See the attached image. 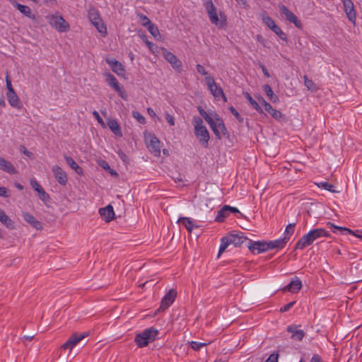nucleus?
Listing matches in <instances>:
<instances>
[{
	"instance_id": "nucleus-1",
	"label": "nucleus",
	"mask_w": 362,
	"mask_h": 362,
	"mask_svg": "<svg viewBox=\"0 0 362 362\" xmlns=\"http://www.w3.org/2000/svg\"><path fill=\"white\" fill-rule=\"evenodd\" d=\"M192 122L194 127V134L199 143L203 146L207 147L210 136L206 127L204 125L202 119L199 116H194Z\"/></svg>"
},
{
	"instance_id": "nucleus-2",
	"label": "nucleus",
	"mask_w": 362,
	"mask_h": 362,
	"mask_svg": "<svg viewBox=\"0 0 362 362\" xmlns=\"http://www.w3.org/2000/svg\"><path fill=\"white\" fill-rule=\"evenodd\" d=\"M158 334L157 329L149 327L136 335L134 341L140 348L146 346L150 342L154 341Z\"/></svg>"
},
{
	"instance_id": "nucleus-3",
	"label": "nucleus",
	"mask_w": 362,
	"mask_h": 362,
	"mask_svg": "<svg viewBox=\"0 0 362 362\" xmlns=\"http://www.w3.org/2000/svg\"><path fill=\"white\" fill-rule=\"evenodd\" d=\"M88 17L91 24L97 29V30L103 35H107V28L100 18L98 10L93 6H90L88 10Z\"/></svg>"
},
{
	"instance_id": "nucleus-4",
	"label": "nucleus",
	"mask_w": 362,
	"mask_h": 362,
	"mask_svg": "<svg viewBox=\"0 0 362 362\" xmlns=\"http://www.w3.org/2000/svg\"><path fill=\"white\" fill-rule=\"evenodd\" d=\"M205 8L209 15V20L212 24L218 26V28H223L226 25V18L225 16H222L221 13V18H218L216 13V8L211 0H207L205 2Z\"/></svg>"
},
{
	"instance_id": "nucleus-5",
	"label": "nucleus",
	"mask_w": 362,
	"mask_h": 362,
	"mask_svg": "<svg viewBox=\"0 0 362 362\" xmlns=\"http://www.w3.org/2000/svg\"><path fill=\"white\" fill-rule=\"evenodd\" d=\"M104 76L108 85L112 88L123 100H127L128 99V95L124 87L120 85L115 76L109 72L105 73Z\"/></svg>"
},
{
	"instance_id": "nucleus-6",
	"label": "nucleus",
	"mask_w": 362,
	"mask_h": 362,
	"mask_svg": "<svg viewBox=\"0 0 362 362\" xmlns=\"http://www.w3.org/2000/svg\"><path fill=\"white\" fill-rule=\"evenodd\" d=\"M205 81L209 90L215 98L219 99L221 97L224 101H226V97L223 89L216 83L211 76H206Z\"/></svg>"
},
{
	"instance_id": "nucleus-7",
	"label": "nucleus",
	"mask_w": 362,
	"mask_h": 362,
	"mask_svg": "<svg viewBox=\"0 0 362 362\" xmlns=\"http://www.w3.org/2000/svg\"><path fill=\"white\" fill-rule=\"evenodd\" d=\"M217 139H221V133L225 135L227 134V130L223 120L218 117L217 114H214L212 124H209Z\"/></svg>"
},
{
	"instance_id": "nucleus-8",
	"label": "nucleus",
	"mask_w": 362,
	"mask_h": 362,
	"mask_svg": "<svg viewBox=\"0 0 362 362\" xmlns=\"http://www.w3.org/2000/svg\"><path fill=\"white\" fill-rule=\"evenodd\" d=\"M49 24L59 32H66L69 29V23L62 16L52 15L49 17Z\"/></svg>"
},
{
	"instance_id": "nucleus-9",
	"label": "nucleus",
	"mask_w": 362,
	"mask_h": 362,
	"mask_svg": "<svg viewBox=\"0 0 362 362\" xmlns=\"http://www.w3.org/2000/svg\"><path fill=\"white\" fill-rule=\"evenodd\" d=\"M247 247L253 254H259L269 250L267 241H252L249 240Z\"/></svg>"
},
{
	"instance_id": "nucleus-10",
	"label": "nucleus",
	"mask_w": 362,
	"mask_h": 362,
	"mask_svg": "<svg viewBox=\"0 0 362 362\" xmlns=\"http://www.w3.org/2000/svg\"><path fill=\"white\" fill-rule=\"evenodd\" d=\"M327 226L331 229V230L334 233H341L346 234L349 233L351 234L358 238L362 239V230H356L355 231L351 230V229L346 227L337 226L333 224L332 223L328 222Z\"/></svg>"
},
{
	"instance_id": "nucleus-11",
	"label": "nucleus",
	"mask_w": 362,
	"mask_h": 362,
	"mask_svg": "<svg viewBox=\"0 0 362 362\" xmlns=\"http://www.w3.org/2000/svg\"><path fill=\"white\" fill-rule=\"evenodd\" d=\"M177 292L174 289H170L162 298L158 311H164L168 308L175 301Z\"/></svg>"
},
{
	"instance_id": "nucleus-12",
	"label": "nucleus",
	"mask_w": 362,
	"mask_h": 362,
	"mask_svg": "<svg viewBox=\"0 0 362 362\" xmlns=\"http://www.w3.org/2000/svg\"><path fill=\"white\" fill-rule=\"evenodd\" d=\"M279 8L281 12L286 16V18L289 22L293 23L296 28H301L302 23L298 19L296 16L288 10V8L284 6V5H280Z\"/></svg>"
},
{
	"instance_id": "nucleus-13",
	"label": "nucleus",
	"mask_w": 362,
	"mask_h": 362,
	"mask_svg": "<svg viewBox=\"0 0 362 362\" xmlns=\"http://www.w3.org/2000/svg\"><path fill=\"white\" fill-rule=\"evenodd\" d=\"M344 6V12L348 19L354 23L356 21V13L354 8V4L352 0H341Z\"/></svg>"
},
{
	"instance_id": "nucleus-14",
	"label": "nucleus",
	"mask_w": 362,
	"mask_h": 362,
	"mask_svg": "<svg viewBox=\"0 0 362 362\" xmlns=\"http://www.w3.org/2000/svg\"><path fill=\"white\" fill-rule=\"evenodd\" d=\"M257 100H259V102L261 104V105L264 107L265 111L269 113L273 118H274L275 119H280L282 117V113L280 111L274 109L272 106L269 103H267L262 97H259Z\"/></svg>"
},
{
	"instance_id": "nucleus-15",
	"label": "nucleus",
	"mask_w": 362,
	"mask_h": 362,
	"mask_svg": "<svg viewBox=\"0 0 362 362\" xmlns=\"http://www.w3.org/2000/svg\"><path fill=\"white\" fill-rule=\"evenodd\" d=\"M147 148L153 153L155 156H159L160 153V141L154 135L149 136L147 140Z\"/></svg>"
},
{
	"instance_id": "nucleus-16",
	"label": "nucleus",
	"mask_w": 362,
	"mask_h": 362,
	"mask_svg": "<svg viewBox=\"0 0 362 362\" xmlns=\"http://www.w3.org/2000/svg\"><path fill=\"white\" fill-rule=\"evenodd\" d=\"M107 63L110 65L111 69L119 76H124L125 69L123 64L116 59H107Z\"/></svg>"
},
{
	"instance_id": "nucleus-17",
	"label": "nucleus",
	"mask_w": 362,
	"mask_h": 362,
	"mask_svg": "<svg viewBox=\"0 0 362 362\" xmlns=\"http://www.w3.org/2000/svg\"><path fill=\"white\" fill-rule=\"evenodd\" d=\"M52 172L57 182L62 185H65L67 182V176L66 173L59 165H54L52 167Z\"/></svg>"
},
{
	"instance_id": "nucleus-18",
	"label": "nucleus",
	"mask_w": 362,
	"mask_h": 362,
	"mask_svg": "<svg viewBox=\"0 0 362 362\" xmlns=\"http://www.w3.org/2000/svg\"><path fill=\"white\" fill-rule=\"evenodd\" d=\"M229 242L235 247L241 246L247 239L243 235V233L240 232L238 233H230Z\"/></svg>"
},
{
	"instance_id": "nucleus-19",
	"label": "nucleus",
	"mask_w": 362,
	"mask_h": 362,
	"mask_svg": "<svg viewBox=\"0 0 362 362\" xmlns=\"http://www.w3.org/2000/svg\"><path fill=\"white\" fill-rule=\"evenodd\" d=\"M99 214L106 222H110L115 218V211L110 204L107 205L106 207L100 209Z\"/></svg>"
},
{
	"instance_id": "nucleus-20",
	"label": "nucleus",
	"mask_w": 362,
	"mask_h": 362,
	"mask_svg": "<svg viewBox=\"0 0 362 362\" xmlns=\"http://www.w3.org/2000/svg\"><path fill=\"white\" fill-rule=\"evenodd\" d=\"M11 4L16 8L22 14L34 20L35 18V16L32 13L31 9L29 6H25L18 3L17 1L12 0L11 1Z\"/></svg>"
},
{
	"instance_id": "nucleus-21",
	"label": "nucleus",
	"mask_w": 362,
	"mask_h": 362,
	"mask_svg": "<svg viewBox=\"0 0 362 362\" xmlns=\"http://www.w3.org/2000/svg\"><path fill=\"white\" fill-rule=\"evenodd\" d=\"M313 241L312 240V237L310 235V233L305 234L303 235L296 243L295 249L296 250H303L306 247L312 245Z\"/></svg>"
},
{
	"instance_id": "nucleus-22",
	"label": "nucleus",
	"mask_w": 362,
	"mask_h": 362,
	"mask_svg": "<svg viewBox=\"0 0 362 362\" xmlns=\"http://www.w3.org/2000/svg\"><path fill=\"white\" fill-rule=\"evenodd\" d=\"M85 334H74L72 335L62 346L64 349H72L84 337Z\"/></svg>"
},
{
	"instance_id": "nucleus-23",
	"label": "nucleus",
	"mask_w": 362,
	"mask_h": 362,
	"mask_svg": "<svg viewBox=\"0 0 362 362\" xmlns=\"http://www.w3.org/2000/svg\"><path fill=\"white\" fill-rule=\"evenodd\" d=\"M302 288V282L300 279L296 276L284 288V291H288L291 293H297Z\"/></svg>"
},
{
	"instance_id": "nucleus-24",
	"label": "nucleus",
	"mask_w": 362,
	"mask_h": 362,
	"mask_svg": "<svg viewBox=\"0 0 362 362\" xmlns=\"http://www.w3.org/2000/svg\"><path fill=\"white\" fill-rule=\"evenodd\" d=\"M163 54L165 59L172 65L174 69H180L181 67L182 62L172 52L165 49Z\"/></svg>"
},
{
	"instance_id": "nucleus-25",
	"label": "nucleus",
	"mask_w": 362,
	"mask_h": 362,
	"mask_svg": "<svg viewBox=\"0 0 362 362\" xmlns=\"http://www.w3.org/2000/svg\"><path fill=\"white\" fill-rule=\"evenodd\" d=\"M0 170L11 175H15L17 173V170L13 165L10 161L6 160L2 157H0Z\"/></svg>"
},
{
	"instance_id": "nucleus-26",
	"label": "nucleus",
	"mask_w": 362,
	"mask_h": 362,
	"mask_svg": "<svg viewBox=\"0 0 362 362\" xmlns=\"http://www.w3.org/2000/svg\"><path fill=\"white\" fill-rule=\"evenodd\" d=\"M23 219L28 223L30 226H32L33 228H35L37 230L42 229V224L41 223L37 221L33 215L28 212H23Z\"/></svg>"
},
{
	"instance_id": "nucleus-27",
	"label": "nucleus",
	"mask_w": 362,
	"mask_h": 362,
	"mask_svg": "<svg viewBox=\"0 0 362 362\" xmlns=\"http://www.w3.org/2000/svg\"><path fill=\"white\" fill-rule=\"evenodd\" d=\"M288 332L291 334V338L295 340L301 341L305 336V332L302 329H298L295 325H291L287 327Z\"/></svg>"
},
{
	"instance_id": "nucleus-28",
	"label": "nucleus",
	"mask_w": 362,
	"mask_h": 362,
	"mask_svg": "<svg viewBox=\"0 0 362 362\" xmlns=\"http://www.w3.org/2000/svg\"><path fill=\"white\" fill-rule=\"evenodd\" d=\"M0 223L8 229L13 230L15 228L14 221H12L6 214L5 211L1 208H0Z\"/></svg>"
},
{
	"instance_id": "nucleus-29",
	"label": "nucleus",
	"mask_w": 362,
	"mask_h": 362,
	"mask_svg": "<svg viewBox=\"0 0 362 362\" xmlns=\"http://www.w3.org/2000/svg\"><path fill=\"white\" fill-rule=\"evenodd\" d=\"M309 233L313 242L320 238L329 236V233L322 228L311 230L309 231Z\"/></svg>"
},
{
	"instance_id": "nucleus-30",
	"label": "nucleus",
	"mask_w": 362,
	"mask_h": 362,
	"mask_svg": "<svg viewBox=\"0 0 362 362\" xmlns=\"http://www.w3.org/2000/svg\"><path fill=\"white\" fill-rule=\"evenodd\" d=\"M6 96L11 106L18 110L22 107L20 99L15 91L13 93H7Z\"/></svg>"
},
{
	"instance_id": "nucleus-31",
	"label": "nucleus",
	"mask_w": 362,
	"mask_h": 362,
	"mask_svg": "<svg viewBox=\"0 0 362 362\" xmlns=\"http://www.w3.org/2000/svg\"><path fill=\"white\" fill-rule=\"evenodd\" d=\"M107 124L110 129L116 135L118 136H122V132L121 130V127L117 122V121L115 119H109L107 122Z\"/></svg>"
},
{
	"instance_id": "nucleus-32",
	"label": "nucleus",
	"mask_w": 362,
	"mask_h": 362,
	"mask_svg": "<svg viewBox=\"0 0 362 362\" xmlns=\"http://www.w3.org/2000/svg\"><path fill=\"white\" fill-rule=\"evenodd\" d=\"M288 242L284 238H281L274 240L267 241L269 250L273 249H282L285 247Z\"/></svg>"
},
{
	"instance_id": "nucleus-33",
	"label": "nucleus",
	"mask_w": 362,
	"mask_h": 362,
	"mask_svg": "<svg viewBox=\"0 0 362 362\" xmlns=\"http://www.w3.org/2000/svg\"><path fill=\"white\" fill-rule=\"evenodd\" d=\"M245 96L254 109H255L260 114L264 113L263 109L259 100H255L248 93H245Z\"/></svg>"
},
{
	"instance_id": "nucleus-34",
	"label": "nucleus",
	"mask_w": 362,
	"mask_h": 362,
	"mask_svg": "<svg viewBox=\"0 0 362 362\" xmlns=\"http://www.w3.org/2000/svg\"><path fill=\"white\" fill-rule=\"evenodd\" d=\"M229 214L230 212L228 211L226 205H225L222 209L218 211L215 221L220 223L223 222L225 218L228 217Z\"/></svg>"
},
{
	"instance_id": "nucleus-35",
	"label": "nucleus",
	"mask_w": 362,
	"mask_h": 362,
	"mask_svg": "<svg viewBox=\"0 0 362 362\" xmlns=\"http://www.w3.org/2000/svg\"><path fill=\"white\" fill-rule=\"evenodd\" d=\"M177 222L182 223L185 226L189 233H192L194 225L192 220L188 217H181L178 219Z\"/></svg>"
},
{
	"instance_id": "nucleus-36",
	"label": "nucleus",
	"mask_w": 362,
	"mask_h": 362,
	"mask_svg": "<svg viewBox=\"0 0 362 362\" xmlns=\"http://www.w3.org/2000/svg\"><path fill=\"white\" fill-rule=\"evenodd\" d=\"M263 90L265 92L267 97L269 98V99L272 103H276L279 100L278 96L274 93V92L269 85H268V84L264 85Z\"/></svg>"
},
{
	"instance_id": "nucleus-37",
	"label": "nucleus",
	"mask_w": 362,
	"mask_h": 362,
	"mask_svg": "<svg viewBox=\"0 0 362 362\" xmlns=\"http://www.w3.org/2000/svg\"><path fill=\"white\" fill-rule=\"evenodd\" d=\"M65 160L67 164L78 174L82 173V169L78 166V165L74 161V160L71 157L65 156Z\"/></svg>"
},
{
	"instance_id": "nucleus-38",
	"label": "nucleus",
	"mask_w": 362,
	"mask_h": 362,
	"mask_svg": "<svg viewBox=\"0 0 362 362\" xmlns=\"http://www.w3.org/2000/svg\"><path fill=\"white\" fill-rule=\"evenodd\" d=\"M295 226H296V223H289L286 227V229H285L284 233V237L283 238L287 242L290 240L291 235L294 233Z\"/></svg>"
},
{
	"instance_id": "nucleus-39",
	"label": "nucleus",
	"mask_w": 362,
	"mask_h": 362,
	"mask_svg": "<svg viewBox=\"0 0 362 362\" xmlns=\"http://www.w3.org/2000/svg\"><path fill=\"white\" fill-rule=\"evenodd\" d=\"M261 18L264 23L270 29L276 25L274 21L265 11L261 13Z\"/></svg>"
},
{
	"instance_id": "nucleus-40",
	"label": "nucleus",
	"mask_w": 362,
	"mask_h": 362,
	"mask_svg": "<svg viewBox=\"0 0 362 362\" xmlns=\"http://www.w3.org/2000/svg\"><path fill=\"white\" fill-rule=\"evenodd\" d=\"M230 242H229V236L228 235H226V236H224L221 238V245H220V247H219V250H218V256L223 253L226 249L227 248V247L230 245Z\"/></svg>"
},
{
	"instance_id": "nucleus-41",
	"label": "nucleus",
	"mask_w": 362,
	"mask_h": 362,
	"mask_svg": "<svg viewBox=\"0 0 362 362\" xmlns=\"http://www.w3.org/2000/svg\"><path fill=\"white\" fill-rule=\"evenodd\" d=\"M318 187H321L325 190H327L330 192H333V193L339 192V191L335 189V187L333 185H332L327 182H322L319 183Z\"/></svg>"
},
{
	"instance_id": "nucleus-42",
	"label": "nucleus",
	"mask_w": 362,
	"mask_h": 362,
	"mask_svg": "<svg viewBox=\"0 0 362 362\" xmlns=\"http://www.w3.org/2000/svg\"><path fill=\"white\" fill-rule=\"evenodd\" d=\"M303 79L304 84L308 88V90L311 91H315L317 90V86L315 83L311 79H309L306 75L303 76Z\"/></svg>"
},
{
	"instance_id": "nucleus-43",
	"label": "nucleus",
	"mask_w": 362,
	"mask_h": 362,
	"mask_svg": "<svg viewBox=\"0 0 362 362\" xmlns=\"http://www.w3.org/2000/svg\"><path fill=\"white\" fill-rule=\"evenodd\" d=\"M197 109L200 115L204 118L206 122L209 124H212L214 117L210 116L202 107L198 106Z\"/></svg>"
},
{
	"instance_id": "nucleus-44",
	"label": "nucleus",
	"mask_w": 362,
	"mask_h": 362,
	"mask_svg": "<svg viewBox=\"0 0 362 362\" xmlns=\"http://www.w3.org/2000/svg\"><path fill=\"white\" fill-rule=\"evenodd\" d=\"M189 346L194 351H199L201 348L206 346L207 345L206 343L204 342H198V341H188Z\"/></svg>"
},
{
	"instance_id": "nucleus-45",
	"label": "nucleus",
	"mask_w": 362,
	"mask_h": 362,
	"mask_svg": "<svg viewBox=\"0 0 362 362\" xmlns=\"http://www.w3.org/2000/svg\"><path fill=\"white\" fill-rule=\"evenodd\" d=\"M148 31L155 37L160 35L158 27L152 23L146 26Z\"/></svg>"
},
{
	"instance_id": "nucleus-46",
	"label": "nucleus",
	"mask_w": 362,
	"mask_h": 362,
	"mask_svg": "<svg viewBox=\"0 0 362 362\" xmlns=\"http://www.w3.org/2000/svg\"><path fill=\"white\" fill-rule=\"evenodd\" d=\"M132 116L140 124H145L146 123L145 117L140 112H139L137 111H133L132 112Z\"/></svg>"
},
{
	"instance_id": "nucleus-47",
	"label": "nucleus",
	"mask_w": 362,
	"mask_h": 362,
	"mask_svg": "<svg viewBox=\"0 0 362 362\" xmlns=\"http://www.w3.org/2000/svg\"><path fill=\"white\" fill-rule=\"evenodd\" d=\"M39 194L40 199L43 202H47L49 199V194L43 189H40L37 192Z\"/></svg>"
},
{
	"instance_id": "nucleus-48",
	"label": "nucleus",
	"mask_w": 362,
	"mask_h": 362,
	"mask_svg": "<svg viewBox=\"0 0 362 362\" xmlns=\"http://www.w3.org/2000/svg\"><path fill=\"white\" fill-rule=\"evenodd\" d=\"M229 110L239 122H241L243 121V117L239 114V112L233 106H230L229 107Z\"/></svg>"
},
{
	"instance_id": "nucleus-49",
	"label": "nucleus",
	"mask_w": 362,
	"mask_h": 362,
	"mask_svg": "<svg viewBox=\"0 0 362 362\" xmlns=\"http://www.w3.org/2000/svg\"><path fill=\"white\" fill-rule=\"evenodd\" d=\"M6 88L8 90L7 93H13V91H15L12 86L11 81L8 74H6Z\"/></svg>"
},
{
	"instance_id": "nucleus-50",
	"label": "nucleus",
	"mask_w": 362,
	"mask_h": 362,
	"mask_svg": "<svg viewBox=\"0 0 362 362\" xmlns=\"http://www.w3.org/2000/svg\"><path fill=\"white\" fill-rule=\"evenodd\" d=\"M279 356L278 352H274L269 356L265 362H278Z\"/></svg>"
},
{
	"instance_id": "nucleus-51",
	"label": "nucleus",
	"mask_w": 362,
	"mask_h": 362,
	"mask_svg": "<svg viewBox=\"0 0 362 362\" xmlns=\"http://www.w3.org/2000/svg\"><path fill=\"white\" fill-rule=\"evenodd\" d=\"M139 18L142 21V25L146 27L147 25L151 23V21L144 14H139Z\"/></svg>"
},
{
	"instance_id": "nucleus-52",
	"label": "nucleus",
	"mask_w": 362,
	"mask_h": 362,
	"mask_svg": "<svg viewBox=\"0 0 362 362\" xmlns=\"http://www.w3.org/2000/svg\"><path fill=\"white\" fill-rule=\"evenodd\" d=\"M296 303V301H292L288 303V304L285 305L284 306L281 307L280 308L281 313H285L288 311Z\"/></svg>"
},
{
	"instance_id": "nucleus-53",
	"label": "nucleus",
	"mask_w": 362,
	"mask_h": 362,
	"mask_svg": "<svg viewBox=\"0 0 362 362\" xmlns=\"http://www.w3.org/2000/svg\"><path fill=\"white\" fill-rule=\"evenodd\" d=\"M30 185L36 192H39L40 189H42V187L40 185L37 181L35 180V179H32L30 180Z\"/></svg>"
},
{
	"instance_id": "nucleus-54",
	"label": "nucleus",
	"mask_w": 362,
	"mask_h": 362,
	"mask_svg": "<svg viewBox=\"0 0 362 362\" xmlns=\"http://www.w3.org/2000/svg\"><path fill=\"white\" fill-rule=\"evenodd\" d=\"M165 117L166 121L168 122V124L170 126H174L175 125V119H174L173 115H171L168 112H165Z\"/></svg>"
},
{
	"instance_id": "nucleus-55",
	"label": "nucleus",
	"mask_w": 362,
	"mask_h": 362,
	"mask_svg": "<svg viewBox=\"0 0 362 362\" xmlns=\"http://www.w3.org/2000/svg\"><path fill=\"white\" fill-rule=\"evenodd\" d=\"M20 151L21 153H23L24 155H25L28 158L33 157V153L30 151H28L27 148H25V146L21 145L20 146Z\"/></svg>"
},
{
	"instance_id": "nucleus-56",
	"label": "nucleus",
	"mask_w": 362,
	"mask_h": 362,
	"mask_svg": "<svg viewBox=\"0 0 362 362\" xmlns=\"http://www.w3.org/2000/svg\"><path fill=\"white\" fill-rule=\"evenodd\" d=\"M197 70L202 75H204V76H208V72L206 71V69H204V67L202 65L197 64Z\"/></svg>"
},
{
	"instance_id": "nucleus-57",
	"label": "nucleus",
	"mask_w": 362,
	"mask_h": 362,
	"mask_svg": "<svg viewBox=\"0 0 362 362\" xmlns=\"http://www.w3.org/2000/svg\"><path fill=\"white\" fill-rule=\"evenodd\" d=\"M9 191L6 187H0V197H9Z\"/></svg>"
},
{
	"instance_id": "nucleus-58",
	"label": "nucleus",
	"mask_w": 362,
	"mask_h": 362,
	"mask_svg": "<svg viewBox=\"0 0 362 362\" xmlns=\"http://www.w3.org/2000/svg\"><path fill=\"white\" fill-rule=\"evenodd\" d=\"M93 117L95 118V119L98 121V122L99 124H100L102 125L105 124L104 121L103 120V119L100 116L99 113L96 110H94L93 112Z\"/></svg>"
},
{
	"instance_id": "nucleus-59",
	"label": "nucleus",
	"mask_w": 362,
	"mask_h": 362,
	"mask_svg": "<svg viewBox=\"0 0 362 362\" xmlns=\"http://www.w3.org/2000/svg\"><path fill=\"white\" fill-rule=\"evenodd\" d=\"M118 156L121 160H122L124 163L128 162V157L122 151H119L118 152Z\"/></svg>"
},
{
	"instance_id": "nucleus-60",
	"label": "nucleus",
	"mask_w": 362,
	"mask_h": 362,
	"mask_svg": "<svg viewBox=\"0 0 362 362\" xmlns=\"http://www.w3.org/2000/svg\"><path fill=\"white\" fill-rule=\"evenodd\" d=\"M259 67L261 68L264 75L267 77V78H269L270 77V74L268 71V70L267 69V68L265 67V66L264 64H262V63L259 64Z\"/></svg>"
},
{
	"instance_id": "nucleus-61",
	"label": "nucleus",
	"mask_w": 362,
	"mask_h": 362,
	"mask_svg": "<svg viewBox=\"0 0 362 362\" xmlns=\"http://www.w3.org/2000/svg\"><path fill=\"white\" fill-rule=\"evenodd\" d=\"M276 35H278L280 39H281L282 40H284L285 42L288 41V38L286 37V35L281 30L276 34Z\"/></svg>"
},
{
	"instance_id": "nucleus-62",
	"label": "nucleus",
	"mask_w": 362,
	"mask_h": 362,
	"mask_svg": "<svg viewBox=\"0 0 362 362\" xmlns=\"http://www.w3.org/2000/svg\"><path fill=\"white\" fill-rule=\"evenodd\" d=\"M310 362H322V360L318 354H314L311 358Z\"/></svg>"
},
{
	"instance_id": "nucleus-63",
	"label": "nucleus",
	"mask_w": 362,
	"mask_h": 362,
	"mask_svg": "<svg viewBox=\"0 0 362 362\" xmlns=\"http://www.w3.org/2000/svg\"><path fill=\"white\" fill-rule=\"evenodd\" d=\"M228 208V211L230 213H240L239 210L236 207L230 206L228 205H226Z\"/></svg>"
},
{
	"instance_id": "nucleus-64",
	"label": "nucleus",
	"mask_w": 362,
	"mask_h": 362,
	"mask_svg": "<svg viewBox=\"0 0 362 362\" xmlns=\"http://www.w3.org/2000/svg\"><path fill=\"white\" fill-rule=\"evenodd\" d=\"M146 44L147 45L148 47L151 50L153 51L156 47L154 43L150 42V41H148L146 40Z\"/></svg>"
}]
</instances>
